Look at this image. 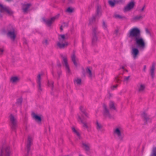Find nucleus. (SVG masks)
<instances>
[{
    "label": "nucleus",
    "instance_id": "nucleus-43",
    "mask_svg": "<svg viewBox=\"0 0 156 156\" xmlns=\"http://www.w3.org/2000/svg\"><path fill=\"white\" fill-rule=\"evenodd\" d=\"M102 26L104 29L106 30L107 29V25L104 20L102 21Z\"/></svg>",
    "mask_w": 156,
    "mask_h": 156
},
{
    "label": "nucleus",
    "instance_id": "nucleus-7",
    "mask_svg": "<svg viewBox=\"0 0 156 156\" xmlns=\"http://www.w3.org/2000/svg\"><path fill=\"white\" fill-rule=\"evenodd\" d=\"M120 127L116 128L114 130V133L117 135L119 140L122 141L124 137V134L121 131Z\"/></svg>",
    "mask_w": 156,
    "mask_h": 156
},
{
    "label": "nucleus",
    "instance_id": "nucleus-26",
    "mask_svg": "<svg viewBox=\"0 0 156 156\" xmlns=\"http://www.w3.org/2000/svg\"><path fill=\"white\" fill-rule=\"evenodd\" d=\"M82 147H84V149L86 151H89L90 150V144L89 143L86 144L84 143H82Z\"/></svg>",
    "mask_w": 156,
    "mask_h": 156
},
{
    "label": "nucleus",
    "instance_id": "nucleus-34",
    "mask_svg": "<svg viewBox=\"0 0 156 156\" xmlns=\"http://www.w3.org/2000/svg\"><path fill=\"white\" fill-rule=\"evenodd\" d=\"M73 132L76 134L79 139L81 138V136L80 133L74 127L72 128Z\"/></svg>",
    "mask_w": 156,
    "mask_h": 156
},
{
    "label": "nucleus",
    "instance_id": "nucleus-39",
    "mask_svg": "<svg viewBox=\"0 0 156 156\" xmlns=\"http://www.w3.org/2000/svg\"><path fill=\"white\" fill-rule=\"evenodd\" d=\"M150 156H156V147H154Z\"/></svg>",
    "mask_w": 156,
    "mask_h": 156
},
{
    "label": "nucleus",
    "instance_id": "nucleus-27",
    "mask_svg": "<svg viewBox=\"0 0 156 156\" xmlns=\"http://www.w3.org/2000/svg\"><path fill=\"white\" fill-rule=\"evenodd\" d=\"M122 79V77L119 75H118L115 77L114 80L115 82L120 83L122 81L121 79Z\"/></svg>",
    "mask_w": 156,
    "mask_h": 156
},
{
    "label": "nucleus",
    "instance_id": "nucleus-19",
    "mask_svg": "<svg viewBox=\"0 0 156 156\" xmlns=\"http://www.w3.org/2000/svg\"><path fill=\"white\" fill-rule=\"evenodd\" d=\"M32 5L31 3H27V4H24L23 5L22 9L23 11L24 12H27L28 9Z\"/></svg>",
    "mask_w": 156,
    "mask_h": 156
},
{
    "label": "nucleus",
    "instance_id": "nucleus-52",
    "mask_svg": "<svg viewBox=\"0 0 156 156\" xmlns=\"http://www.w3.org/2000/svg\"><path fill=\"white\" fill-rule=\"evenodd\" d=\"M4 49L2 48H0V55H2L3 51H4Z\"/></svg>",
    "mask_w": 156,
    "mask_h": 156
},
{
    "label": "nucleus",
    "instance_id": "nucleus-18",
    "mask_svg": "<svg viewBox=\"0 0 156 156\" xmlns=\"http://www.w3.org/2000/svg\"><path fill=\"white\" fill-rule=\"evenodd\" d=\"M98 41V37L97 36L92 35L91 38V44L93 46H95Z\"/></svg>",
    "mask_w": 156,
    "mask_h": 156
},
{
    "label": "nucleus",
    "instance_id": "nucleus-59",
    "mask_svg": "<svg viewBox=\"0 0 156 156\" xmlns=\"http://www.w3.org/2000/svg\"><path fill=\"white\" fill-rule=\"evenodd\" d=\"M60 29L61 30V31H62L63 30V28H62V26H61L60 27Z\"/></svg>",
    "mask_w": 156,
    "mask_h": 156
},
{
    "label": "nucleus",
    "instance_id": "nucleus-30",
    "mask_svg": "<svg viewBox=\"0 0 156 156\" xmlns=\"http://www.w3.org/2000/svg\"><path fill=\"white\" fill-rule=\"evenodd\" d=\"M80 109L83 114H84L87 118H89L88 114L86 112V110L83 109L82 106H80Z\"/></svg>",
    "mask_w": 156,
    "mask_h": 156
},
{
    "label": "nucleus",
    "instance_id": "nucleus-2",
    "mask_svg": "<svg viewBox=\"0 0 156 156\" xmlns=\"http://www.w3.org/2000/svg\"><path fill=\"white\" fill-rule=\"evenodd\" d=\"M7 35L9 37L12 42L15 41L16 37L15 28L11 25H9L7 27Z\"/></svg>",
    "mask_w": 156,
    "mask_h": 156
},
{
    "label": "nucleus",
    "instance_id": "nucleus-13",
    "mask_svg": "<svg viewBox=\"0 0 156 156\" xmlns=\"http://www.w3.org/2000/svg\"><path fill=\"white\" fill-rule=\"evenodd\" d=\"M135 5V2L134 1H132L129 2L124 8V11L126 12L132 9Z\"/></svg>",
    "mask_w": 156,
    "mask_h": 156
},
{
    "label": "nucleus",
    "instance_id": "nucleus-36",
    "mask_svg": "<svg viewBox=\"0 0 156 156\" xmlns=\"http://www.w3.org/2000/svg\"><path fill=\"white\" fill-rule=\"evenodd\" d=\"M115 18H118L120 19H126V17L124 16H121L119 14H116L114 16Z\"/></svg>",
    "mask_w": 156,
    "mask_h": 156
},
{
    "label": "nucleus",
    "instance_id": "nucleus-62",
    "mask_svg": "<svg viewBox=\"0 0 156 156\" xmlns=\"http://www.w3.org/2000/svg\"><path fill=\"white\" fill-rule=\"evenodd\" d=\"M109 96H110V97H112V94H111L109 93Z\"/></svg>",
    "mask_w": 156,
    "mask_h": 156
},
{
    "label": "nucleus",
    "instance_id": "nucleus-4",
    "mask_svg": "<svg viewBox=\"0 0 156 156\" xmlns=\"http://www.w3.org/2000/svg\"><path fill=\"white\" fill-rule=\"evenodd\" d=\"M9 118L11 123V128L13 130H15L17 126V121L12 114L10 115L9 116Z\"/></svg>",
    "mask_w": 156,
    "mask_h": 156
},
{
    "label": "nucleus",
    "instance_id": "nucleus-9",
    "mask_svg": "<svg viewBox=\"0 0 156 156\" xmlns=\"http://www.w3.org/2000/svg\"><path fill=\"white\" fill-rule=\"evenodd\" d=\"M103 115L105 117H108L109 119L112 118L111 115L109 111L107 108L106 105L103 103Z\"/></svg>",
    "mask_w": 156,
    "mask_h": 156
},
{
    "label": "nucleus",
    "instance_id": "nucleus-29",
    "mask_svg": "<svg viewBox=\"0 0 156 156\" xmlns=\"http://www.w3.org/2000/svg\"><path fill=\"white\" fill-rule=\"evenodd\" d=\"M20 79L17 76H12L11 77L10 80L12 83L17 82L19 81Z\"/></svg>",
    "mask_w": 156,
    "mask_h": 156
},
{
    "label": "nucleus",
    "instance_id": "nucleus-6",
    "mask_svg": "<svg viewBox=\"0 0 156 156\" xmlns=\"http://www.w3.org/2000/svg\"><path fill=\"white\" fill-rule=\"evenodd\" d=\"M59 16V14H58L56 16L51 18L50 19L47 20L44 19L43 20L47 25L48 27H50L51 26V24L54 22L55 20L58 18Z\"/></svg>",
    "mask_w": 156,
    "mask_h": 156
},
{
    "label": "nucleus",
    "instance_id": "nucleus-24",
    "mask_svg": "<svg viewBox=\"0 0 156 156\" xmlns=\"http://www.w3.org/2000/svg\"><path fill=\"white\" fill-rule=\"evenodd\" d=\"M155 65V64L154 63H153L150 70L151 75L152 79H153L154 77Z\"/></svg>",
    "mask_w": 156,
    "mask_h": 156
},
{
    "label": "nucleus",
    "instance_id": "nucleus-40",
    "mask_svg": "<svg viewBox=\"0 0 156 156\" xmlns=\"http://www.w3.org/2000/svg\"><path fill=\"white\" fill-rule=\"evenodd\" d=\"M142 18L143 17L142 16H137L134 17L133 18V20L135 21H137L142 19Z\"/></svg>",
    "mask_w": 156,
    "mask_h": 156
},
{
    "label": "nucleus",
    "instance_id": "nucleus-57",
    "mask_svg": "<svg viewBox=\"0 0 156 156\" xmlns=\"http://www.w3.org/2000/svg\"><path fill=\"white\" fill-rule=\"evenodd\" d=\"M51 73H52V74L53 75V76L54 77H55V75H54V72L53 71H52V72H51Z\"/></svg>",
    "mask_w": 156,
    "mask_h": 156
},
{
    "label": "nucleus",
    "instance_id": "nucleus-56",
    "mask_svg": "<svg viewBox=\"0 0 156 156\" xmlns=\"http://www.w3.org/2000/svg\"><path fill=\"white\" fill-rule=\"evenodd\" d=\"M145 5H144V6H143V7L141 9V11H143V10H144V8H145Z\"/></svg>",
    "mask_w": 156,
    "mask_h": 156
},
{
    "label": "nucleus",
    "instance_id": "nucleus-63",
    "mask_svg": "<svg viewBox=\"0 0 156 156\" xmlns=\"http://www.w3.org/2000/svg\"><path fill=\"white\" fill-rule=\"evenodd\" d=\"M124 70H125L126 72H128V70L127 69H125Z\"/></svg>",
    "mask_w": 156,
    "mask_h": 156
},
{
    "label": "nucleus",
    "instance_id": "nucleus-44",
    "mask_svg": "<svg viewBox=\"0 0 156 156\" xmlns=\"http://www.w3.org/2000/svg\"><path fill=\"white\" fill-rule=\"evenodd\" d=\"M73 9L71 8L70 7H68L66 9V11L69 13H72L73 12Z\"/></svg>",
    "mask_w": 156,
    "mask_h": 156
},
{
    "label": "nucleus",
    "instance_id": "nucleus-55",
    "mask_svg": "<svg viewBox=\"0 0 156 156\" xmlns=\"http://www.w3.org/2000/svg\"><path fill=\"white\" fill-rule=\"evenodd\" d=\"M146 69V66L145 65L144 66V67L143 69L144 71L145 72Z\"/></svg>",
    "mask_w": 156,
    "mask_h": 156
},
{
    "label": "nucleus",
    "instance_id": "nucleus-37",
    "mask_svg": "<svg viewBox=\"0 0 156 156\" xmlns=\"http://www.w3.org/2000/svg\"><path fill=\"white\" fill-rule=\"evenodd\" d=\"M96 16H93L90 19V20L89 24H92L95 22L96 21Z\"/></svg>",
    "mask_w": 156,
    "mask_h": 156
},
{
    "label": "nucleus",
    "instance_id": "nucleus-31",
    "mask_svg": "<svg viewBox=\"0 0 156 156\" xmlns=\"http://www.w3.org/2000/svg\"><path fill=\"white\" fill-rule=\"evenodd\" d=\"M103 127L102 125L99 123L98 120L96 122V127L98 131H100L101 130Z\"/></svg>",
    "mask_w": 156,
    "mask_h": 156
},
{
    "label": "nucleus",
    "instance_id": "nucleus-58",
    "mask_svg": "<svg viewBox=\"0 0 156 156\" xmlns=\"http://www.w3.org/2000/svg\"><path fill=\"white\" fill-rule=\"evenodd\" d=\"M23 43H24V44H27V40H25V41H24Z\"/></svg>",
    "mask_w": 156,
    "mask_h": 156
},
{
    "label": "nucleus",
    "instance_id": "nucleus-61",
    "mask_svg": "<svg viewBox=\"0 0 156 156\" xmlns=\"http://www.w3.org/2000/svg\"><path fill=\"white\" fill-rule=\"evenodd\" d=\"M122 69H125V68L124 67V66H122Z\"/></svg>",
    "mask_w": 156,
    "mask_h": 156
},
{
    "label": "nucleus",
    "instance_id": "nucleus-50",
    "mask_svg": "<svg viewBox=\"0 0 156 156\" xmlns=\"http://www.w3.org/2000/svg\"><path fill=\"white\" fill-rule=\"evenodd\" d=\"M93 7V5L92 4H91L89 5L88 7V11H90L91 9Z\"/></svg>",
    "mask_w": 156,
    "mask_h": 156
},
{
    "label": "nucleus",
    "instance_id": "nucleus-41",
    "mask_svg": "<svg viewBox=\"0 0 156 156\" xmlns=\"http://www.w3.org/2000/svg\"><path fill=\"white\" fill-rule=\"evenodd\" d=\"M86 72L87 73H88L89 75V76L91 77L92 76V73L89 67H87L86 69Z\"/></svg>",
    "mask_w": 156,
    "mask_h": 156
},
{
    "label": "nucleus",
    "instance_id": "nucleus-25",
    "mask_svg": "<svg viewBox=\"0 0 156 156\" xmlns=\"http://www.w3.org/2000/svg\"><path fill=\"white\" fill-rule=\"evenodd\" d=\"M100 33V32L98 30V27L96 26L92 28V35H95L97 36Z\"/></svg>",
    "mask_w": 156,
    "mask_h": 156
},
{
    "label": "nucleus",
    "instance_id": "nucleus-32",
    "mask_svg": "<svg viewBox=\"0 0 156 156\" xmlns=\"http://www.w3.org/2000/svg\"><path fill=\"white\" fill-rule=\"evenodd\" d=\"M73 132L76 134L79 139L81 138V136L80 133L74 127L72 128Z\"/></svg>",
    "mask_w": 156,
    "mask_h": 156
},
{
    "label": "nucleus",
    "instance_id": "nucleus-47",
    "mask_svg": "<svg viewBox=\"0 0 156 156\" xmlns=\"http://www.w3.org/2000/svg\"><path fill=\"white\" fill-rule=\"evenodd\" d=\"M145 30L146 31V33L150 35V36H151V32L149 31L148 29L147 28H146L145 29Z\"/></svg>",
    "mask_w": 156,
    "mask_h": 156
},
{
    "label": "nucleus",
    "instance_id": "nucleus-1",
    "mask_svg": "<svg viewBox=\"0 0 156 156\" xmlns=\"http://www.w3.org/2000/svg\"><path fill=\"white\" fill-rule=\"evenodd\" d=\"M127 36L131 39V41L133 40L135 44L136 45V47H135L133 44L130 47L131 55L133 58L135 59L139 54L138 48L140 50H144L145 48V43L144 41L141 36L140 30L136 27L131 29L127 33Z\"/></svg>",
    "mask_w": 156,
    "mask_h": 156
},
{
    "label": "nucleus",
    "instance_id": "nucleus-14",
    "mask_svg": "<svg viewBox=\"0 0 156 156\" xmlns=\"http://www.w3.org/2000/svg\"><path fill=\"white\" fill-rule=\"evenodd\" d=\"M108 2L109 5L112 7H114L115 4H117L122 3L120 1V0H113V1L110 0L108 1Z\"/></svg>",
    "mask_w": 156,
    "mask_h": 156
},
{
    "label": "nucleus",
    "instance_id": "nucleus-17",
    "mask_svg": "<svg viewBox=\"0 0 156 156\" xmlns=\"http://www.w3.org/2000/svg\"><path fill=\"white\" fill-rule=\"evenodd\" d=\"M101 6L98 5L96 10V14L95 16L96 17H100L101 15Z\"/></svg>",
    "mask_w": 156,
    "mask_h": 156
},
{
    "label": "nucleus",
    "instance_id": "nucleus-3",
    "mask_svg": "<svg viewBox=\"0 0 156 156\" xmlns=\"http://www.w3.org/2000/svg\"><path fill=\"white\" fill-rule=\"evenodd\" d=\"M4 144L0 147V156H10L11 151L10 147L8 146L3 149Z\"/></svg>",
    "mask_w": 156,
    "mask_h": 156
},
{
    "label": "nucleus",
    "instance_id": "nucleus-11",
    "mask_svg": "<svg viewBox=\"0 0 156 156\" xmlns=\"http://www.w3.org/2000/svg\"><path fill=\"white\" fill-rule=\"evenodd\" d=\"M83 120H85L84 118V116L82 114L81 116L78 115V122H80L81 123L83 124V128H85L87 129L88 128V126L87 125V123L86 122H84Z\"/></svg>",
    "mask_w": 156,
    "mask_h": 156
},
{
    "label": "nucleus",
    "instance_id": "nucleus-23",
    "mask_svg": "<svg viewBox=\"0 0 156 156\" xmlns=\"http://www.w3.org/2000/svg\"><path fill=\"white\" fill-rule=\"evenodd\" d=\"M109 106L110 109L115 111L116 110V108L115 106V104L114 101H110L109 104Z\"/></svg>",
    "mask_w": 156,
    "mask_h": 156
},
{
    "label": "nucleus",
    "instance_id": "nucleus-49",
    "mask_svg": "<svg viewBox=\"0 0 156 156\" xmlns=\"http://www.w3.org/2000/svg\"><path fill=\"white\" fill-rule=\"evenodd\" d=\"M118 86V85L117 84H116V85H114L111 87V89L112 90H114V88H116Z\"/></svg>",
    "mask_w": 156,
    "mask_h": 156
},
{
    "label": "nucleus",
    "instance_id": "nucleus-53",
    "mask_svg": "<svg viewBox=\"0 0 156 156\" xmlns=\"http://www.w3.org/2000/svg\"><path fill=\"white\" fill-rule=\"evenodd\" d=\"M74 2L73 0H69V3H73Z\"/></svg>",
    "mask_w": 156,
    "mask_h": 156
},
{
    "label": "nucleus",
    "instance_id": "nucleus-16",
    "mask_svg": "<svg viewBox=\"0 0 156 156\" xmlns=\"http://www.w3.org/2000/svg\"><path fill=\"white\" fill-rule=\"evenodd\" d=\"M60 42H59L57 43V45L60 49H63L66 47L68 45V43L67 42H65L64 43H61Z\"/></svg>",
    "mask_w": 156,
    "mask_h": 156
},
{
    "label": "nucleus",
    "instance_id": "nucleus-35",
    "mask_svg": "<svg viewBox=\"0 0 156 156\" xmlns=\"http://www.w3.org/2000/svg\"><path fill=\"white\" fill-rule=\"evenodd\" d=\"M59 36H60L61 37L59 38L58 39L61 42H64V41H65L66 39H67V38H66L65 36V35L64 34L60 35Z\"/></svg>",
    "mask_w": 156,
    "mask_h": 156
},
{
    "label": "nucleus",
    "instance_id": "nucleus-48",
    "mask_svg": "<svg viewBox=\"0 0 156 156\" xmlns=\"http://www.w3.org/2000/svg\"><path fill=\"white\" fill-rule=\"evenodd\" d=\"M57 65L58 67H60L61 66V64L59 60H58L57 62Z\"/></svg>",
    "mask_w": 156,
    "mask_h": 156
},
{
    "label": "nucleus",
    "instance_id": "nucleus-51",
    "mask_svg": "<svg viewBox=\"0 0 156 156\" xmlns=\"http://www.w3.org/2000/svg\"><path fill=\"white\" fill-rule=\"evenodd\" d=\"M130 77V76H128L127 77H124V81H127L129 80Z\"/></svg>",
    "mask_w": 156,
    "mask_h": 156
},
{
    "label": "nucleus",
    "instance_id": "nucleus-21",
    "mask_svg": "<svg viewBox=\"0 0 156 156\" xmlns=\"http://www.w3.org/2000/svg\"><path fill=\"white\" fill-rule=\"evenodd\" d=\"M32 115L33 117L35 119V120L37 122H41V116H39L37 115L34 112H33L32 113Z\"/></svg>",
    "mask_w": 156,
    "mask_h": 156
},
{
    "label": "nucleus",
    "instance_id": "nucleus-54",
    "mask_svg": "<svg viewBox=\"0 0 156 156\" xmlns=\"http://www.w3.org/2000/svg\"><path fill=\"white\" fill-rule=\"evenodd\" d=\"M119 32V30L117 29L115 30V33L116 34V35H117L118 33Z\"/></svg>",
    "mask_w": 156,
    "mask_h": 156
},
{
    "label": "nucleus",
    "instance_id": "nucleus-38",
    "mask_svg": "<svg viewBox=\"0 0 156 156\" xmlns=\"http://www.w3.org/2000/svg\"><path fill=\"white\" fill-rule=\"evenodd\" d=\"M74 82H76V84L78 85H80L81 84V80L80 78H77L74 80Z\"/></svg>",
    "mask_w": 156,
    "mask_h": 156
},
{
    "label": "nucleus",
    "instance_id": "nucleus-64",
    "mask_svg": "<svg viewBox=\"0 0 156 156\" xmlns=\"http://www.w3.org/2000/svg\"><path fill=\"white\" fill-rule=\"evenodd\" d=\"M123 0H120V1H121V2H122Z\"/></svg>",
    "mask_w": 156,
    "mask_h": 156
},
{
    "label": "nucleus",
    "instance_id": "nucleus-8",
    "mask_svg": "<svg viewBox=\"0 0 156 156\" xmlns=\"http://www.w3.org/2000/svg\"><path fill=\"white\" fill-rule=\"evenodd\" d=\"M60 56L62 58L63 61V63L65 65L67 73L69 74H71V72L68 64L66 56H63L62 55H61Z\"/></svg>",
    "mask_w": 156,
    "mask_h": 156
},
{
    "label": "nucleus",
    "instance_id": "nucleus-60",
    "mask_svg": "<svg viewBox=\"0 0 156 156\" xmlns=\"http://www.w3.org/2000/svg\"><path fill=\"white\" fill-rule=\"evenodd\" d=\"M2 14L0 13V18H2Z\"/></svg>",
    "mask_w": 156,
    "mask_h": 156
},
{
    "label": "nucleus",
    "instance_id": "nucleus-46",
    "mask_svg": "<svg viewBox=\"0 0 156 156\" xmlns=\"http://www.w3.org/2000/svg\"><path fill=\"white\" fill-rule=\"evenodd\" d=\"M43 44H45L46 45H47L48 44V40L47 39H45L44 41H43L42 42Z\"/></svg>",
    "mask_w": 156,
    "mask_h": 156
},
{
    "label": "nucleus",
    "instance_id": "nucleus-10",
    "mask_svg": "<svg viewBox=\"0 0 156 156\" xmlns=\"http://www.w3.org/2000/svg\"><path fill=\"white\" fill-rule=\"evenodd\" d=\"M141 116L143 121L144 122L145 124H146L147 122H151V119L150 118L149 116L145 112H144L141 114Z\"/></svg>",
    "mask_w": 156,
    "mask_h": 156
},
{
    "label": "nucleus",
    "instance_id": "nucleus-45",
    "mask_svg": "<svg viewBox=\"0 0 156 156\" xmlns=\"http://www.w3.org/2000/svg\"><path fill=\"white\" fill-rule=\"evenodd\" d=\"M48 84L49 86H50L51 85V89L52 90L54 87V82L51 81L50 83L49 81L48 82Z\"/></svg>",
    "mask_w": 156,
    "mask_h": 156
},
{
    "label": "nucleus",
    "instance_id": "nucleus-42",
    "mask_svg": "<svg viewBox=\"0 0 156 156\" xmlns=\"http://www.w3.org/2000/svg\"><path fill=\"white\" fill-rule=\"evenodd\" d=\"M62 71L60 69L58 70L57 71V73L58 76V77L57 78L58 80H59L60 78V76L62 75Z\"/></svg>",
    "mask_w": 156,
    "mask_h": 156
},
{
    "label": "nucleus",
    "instance_id": "nucleus-20",
    "mask_svg": "<svg viewBox=\"0 0 156 156\" xmlns=\"http://www.w3.org/2000/svg\"><path fill=\"white\" fill-rule=\"evenodd\" d=\"M75 52L76 51L75 50L73 51V54L71 56V60L75 66L77 67V64L76 60V56L75 55Z\"/></svg>",
    "mask_w": 156,
    "mask_h": 156
},
{
    "label": "nucleus",
    "instance_id": "nucleus-5",
    "mask_svg": "<svg viewBox=\"0 0 156 156\" xmlns=\"http://www.w3.org/2000/svg\"><path fill=\"white\" fill-rule=\"evenodd\" d=\"M6 12L9 15H12L13 14V12L9 9V7L4 6L2 4H0V12L3 13Z\"/></svg>",
    "mask_w": 156,
    "mask_h": 156
},
{
    "label": "nucleus",
    "instance_id": "nucleus-15",
    "mask_svg": "<svg viewBox=\"0 0 156 156\" xmlns=\"http://www.w3.org/2000/svg\"><path fill=\"white\" fill-rule=\"evenodd\" d=\"M38 90L39 91H41L42 90L41 87V74H39L37 76V81Z\"/></svg>",
    "mask_w": 156,
    "mask_h": 156
},
{
    "label": "nucleus",
    "instance_id": "nucleus-33",
    "mask_svg": "<svg viewBox=\"0 0 156 156\" xmlns=\"http://www.w3.org/2000/svg\"><path fill=\"white\" fill-rule=\"evenodd\" d=\"M73 132L76 134L79 139L81 138V136L80 133L74 127L72 128Z\"/></svg>",
    "mask_w": 156,
    "mask_h": 156
},
{
    "label": "nucleus",
    "instance_id": "nucleus-12",
    "mask_svg": "<svg viewBox=\"0 0 156 156\" xmlns=\"http://www.w3.org/2000/svg\"><path fill=\"white\" fill-rule=\"evenodd\" d=\"M33 140L31 137L29 136L28 138L27 143L26 146V149L27 153L26 155V156H28L29 151L30 149L31 145L32 144V142Z\"/></svg>",
    "mask_w": 156,
    "mask_h": 156
},
{
    "label": "nucleus",
    "instance_id": "nucleus-22",
    "mask_svg": "<svg viewBox=\"0 0 156 156\" xmlns=\"http://www.w3.org/2000/svg\"><path fill=\"white\" fill-rule=\"evenodd\" d=\"M137 87H138V91L139 93L143 91L145 89L144 85L141 83L137 85Z\"/></svg>",
    "mask_w": 156,
    "mask_h": 156
},
{
    "label": "nucleus",
    "instance_id": "nucleus-28",
    "mask_svg": "<svg viewBox=\"0 0 156 156\" xmlns=\"http://www.w3.org/2000/svg\"><path fill=\"white\" fill-rule=\"evenodd\" d=\"M23 102V98L20 97L17 99L16 104L17 106H20L22 105Z\"/></svg>",
    "mask_w": 156,
    "mask_h": 156
}]
</instances>
